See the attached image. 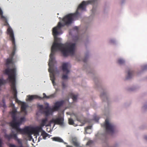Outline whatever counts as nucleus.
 Masks as SVG:
<instances>
[{"label": "nucleus", "mask_w": 147, "mask_h": 147, "mask_svg": "<svg viewBox=\"0 0 147 147\" xmlns=\"http://www.w3.org/2000/svg\"><path fill=\"white\" fill-rule=\"evenodd\" d=\"M73 20H62V23L61 22L58 23L57 26L53 28L52 30L54 38V42L51 48V52L50 55V59L48 65L49 68V71L50 73V79L54 85L55 80V74L56 72H59V71L56 68L55 70L53 67V62L54 60V55L55 52L57 50L61 52L64 57H67L69 55H73L75 53L76 44L75 43L68 45L58 43V38L57 36L62 33L61 28L65 25H68L71 24Z\"/></svg>", "instance_id": "nucleus-1"}, {"label": "nucleus", "mask_w": 147, "mask_h": 147, "mask_svg": "<svg viewBox=\"0 0 147 147\" xmlns=\"http://www.w3.org/2000/svg\"><path fill=\"white\" fill-rule=\"evenodd\" d=\"M16 68L12 69L9 68L6 69L4 71L5 74L8 76V80L11 83V88L13 91V98L16 99V101L18 103H22V102L18 100L17 97V91L15 85L16 77Z\"/></svg>", "instance_id": "nucleus-2"}, {"label": "nucleus", "mask_w": 147, "mask_h": 147, "mask_svg": "<svg viewBox=\"0 0 147 147\" xmlns=\"http://www.w3.org/2000/svg\"><path fill=\"white\" fill-rule=\"evenodd\" d=\"M47 121V118L46 117L41 120L40 126L36 127H28L29 131L30 132H28L27 135L29 136H31V135L33 134H34L36 135H38L39 132L42 130V127L44 126H48L50 125V124H46Z\"/></svg>", "instance_id": "nucleus-3"}, {"label": "nucleus", "mask_w": 147, "mask_h": 147, "mask_svg": "<svg viewBox=\"0 0 147 147\" xmlns=\"http://www.w3.org/2000/svg\"><path fill=\"white\" fill-rule=\"evenodd\" d=\"M13 119L12 121L10 123V125L13 129L16 130L17 133L22 134H27L28 132H29L28 127H26L23 129H21L18 127V125L19 123L16 122V115H11Z\"/></svg>", "instance_id": "nucleus-4"}, {"label": "nucleus", "mask_w": 147, "mask_h": 147, "mask_svg": "<svg viewBox=\"0 0 147 147\" xmlns=\"http://www.w3.org/2000/svg\"><path fill=\"white\" fill-rule=\"evenodd\" d=\"M7 32L8 34L9 35L11 38V40L12 42V44L13 46V49L12 52L11 53V55L12 56H13L15 55V51L16 50L14 34L12 30L10 27H9L7 29Z\"/></svg>", "instance_id": "nucleus-5"}, {"label": "nucleus", "mask_w": 147, "mask_h": 147, "mask_svg": "<svg viewBox=\"0 0 147 147\" xmlns=\"http://www.w3.org/2000/svg\"><path fill=\"white\" fill-rule=\"evenodd\" d=\"M45 107L44 108L42 105H38L37 106V107L40 111H43L45 116H47L49 115L51 113V109L49 107V104L48 103H45Z\"/></svg>", "instance_id": "nucleus-6"}, {"label": "nucleus", "mask_w": 147, "mask_h": 147, "mask_svg": "<svg viewBox=\"0 0 147 147\" xmlns=\"http://www.w3.org/2000/svg\"><path fill=\"white\" fill-rule=\"evenodd\" d=\"M103 127H105L107 132L111 133L113 132L115 126L113 124L109 123L108 119L105 120Z\"/></svg>", "instance_id": "nucleus-7"}, {"label": "nucleus", "mask_w": 147, "mask_h": 147, "mask_svg": "<svg viewBox=\"0 0 147 147\" xmlns=\"http://www.w3.org/2000/svg\"><path fill=\"white\" fill-rule=\"evenodd\" d=\"M69 64L68 63H64L62 65V70L64 73H65L66 75L63 74L62 77V78L63 80L67 79L68 78L67 75L69 72V70L68 69Z\"/></svg>", "instance_id": "nucleus-8"}, {"label": "nucleus", "mask_w": 147, "mask_h": 147, "mask_svg": "<svg viewBox=\"0 0 147 147\" xmlns=\"http://www.w3.org/2000/svg\"><path fill=\"white\" fill-rule=\"evenodd\" d=\"M64 119L63 117H61L55 119H53L51 121V122L54 123L55 124L62 125L63 124Z\"/></svg>", "instance_id": "nucleus-9"}, {"label": "nucleus", "mask_w": 147, "mask_h": 147, "mask_svg": "<svg viewBox=\"0 0 147 147\" xmlns=\"http://www.w3.org/2000/svg\"><path fill=\"white\" fill-rule=\"evenodd\" d=\"M64 102L63 100L56 102L55 103L54 106L51 109L52 110L55 111H58L60 107L63 105Z\"/></svg>", "instance_id": "nucleus-10"}, {"label": "nucleus", "mask_w": 147, "mask_h": 147, "mask_svg": "<svg viewBox=\"0 0 147 147\" xmlns=\"http://www.w3.org/2000/svg\"><path fill=\"white\" fill-rule=\"evenodd\" d=\"M27 97H28V99L29 101H31L34 99H40L42 98L41 97L37 95H29L27 96Z\"/></svg>", "instance_id": "nucleus-11"}, {"label": "nucleus", "mask_w": 147, "mask_h": 147, "mask_svg": "<svg viewBox=\"0 0 147 147\" xmlns=\"http://www.w3.org/2000/svg\"><path fill=\"white\" fill-rule=\"evenodd\" d=\"M19 104H21V110L22 112H23L24 113H26V108L27 106L26 103L24 102H22V103H19Z\"/></svg>", "instance_id": "nucleus-12"}, {"label": "nucleus", "mask_w": 147, "mask_h": 147, "mask_svg": "<svg viewBox=\"0 0 147 147\" xmlns=\"http://www.w3.org/2000/svg\"><path fill=\"white\" fill-rule=\"evenodd\" d=\"M134 72L133 71L129 70L128 72L127 76L126 77V79H129L132 78L134 74Z\"/></svg>", "instance_id": "nucleus-13"}, {"label": "nucleus", "mask_w": 147, "mask_h": 147, "mask_svg": "<svg viewBox=\"0 0 147 147\" xmlns=\"http://www.w3.org/2000/svg\"><path fill=\"white\" fill-rule=\"evenodd\" d=\"M52 139L53 141H54L59 142H63V140L59 137H54Z\"/></svg>", "instance_id": "nucleus-14"}, {"label": "nucleus", "mask_w": 147, "mask_h": 147, "mask_svg": "<svg viewBox=\"0 0 147 147\" xmlns=\"http://www.w3.org/2000/svg\"><path fill=\"white\" fill-rule=\"evenodd\" d=\"M41 135L43 137L44 139H45L49 135L46 133L45 131H42L41 134Z\"/></svg>", "instance_id": "nucleus-15"}, {"label": "nucleus", "mask_w": 147, "mask_h": 147, "mask_svg": "<svg viewBox=\"0 0 147 147\" xmlns=\"http://www.w3.org/2000/svg\"><path fill=\"white\" fill-rule=\"evenodd\" d=\"M25 120V118L24 117L21 118L19 121L17 122L19 123L18 125V127H19L20 125L22 123V122L24 121Z\"/></svg>", "instance_id": "nucleus-16"}, {"label": "nucleus", "mask_w": 147, "mask_h": 147, "mask_svg": "<svg viewBox=\"0 0 147 147\" xmlns=\"http://www.w3.org/2000/svg\"><path fill=\"white\" fill-rule=\"evenodd\" d=\"M72 143L73 145L75 146L78 147L79 146V143L75 140L73 139L72 140Z\"/></svg>", "instance_id": "nucleus-17"}, {"label": "nucleus", "mask_w": 147, "mask_h": 147, "mask_svg": "<svg viewBox=\"0 0 147 147\" xmlns=\"http://www.w3.org/2000/svg\"><path fill=\"white\" fill-rule=\"evenodd\" d=\"M71 96L73 101H76V100H77V98L78 97L77 95H75L73 94H71Z\"/></svg>", "instance_id": "nucleus-18"}, {"label": "nucleus", "mask_w": 147, "mask_h": 147, "mask_svg": "<svg viewBox=\"0 0 147 147\" xmlns=\"http://www.w3.org/2000/svg\"><path fill=\"white\" fill-rule=\"evenodd\" d=\"M6 83V81L3 79H0V87Z\"/></svg>", "instance_id": "nucleus-19"}, {"label": "nucleus", "mask_w": 147, "mask_h": 147, "mask_svg": "<svg viewBox=\"0 0 147 147\" xmlns=\"http://www.w3.org/2000/svg\"><path fill=\"white\" fill-rule=\"evenodd\" d=\"M118 63L120 64H122L124 63L125 61L123 59H120L118 60Z\"/></svg>", "instance_id": "nucleus-20"}, {"label": "nucleus", "mask_w": 147, "mask_h": 147, "mask_svg": "<svg viewBox=\"0 0 147 147\" xmlns=\"http://www.w3.org/2000/svg\"><path fill=\"white\" fill-rule=\"evenodd\" d=\"M69 123V125H73L74 123L73 120L71 118L69 119H68Z\"/></svg>", "instance_id": "nucleus-21"}, {"label": "nucleus", "mask_w": 147, "mask_h": 147, "mask_svg": "<svg viewBox=\"0 0 147 147\" xmlns=\"http://www.w3.org/2000/svg\"><path fill=\"white\" fill-rule=\"evenodd\" d=\"M43 97H41L42 98L41 99H39L40 100H42L43 98H50V96H47L45 93L43 94Z\"/></svg>", "instance_id": "nucleus-22"}, {"label": "nucleus", "mask_w": 147, "mask_h": 147, "mask_svg": "<svg viewBox=\"0 0 147 147\" xmlns=\"http://www.w3.org/2000/svg\"><path fill=\"white\" fill-rule=\"evenodd\" d=\"M12 61V59H8L6 61V64L7 65L11 63Z\"/></svg>", "instance_id": "nucleus-23"}, {"label": "nucleus", "mask_w": 147, "mask_h": 147, "mask_svg": "<svg viewBox=\"0 0 147 147\" xmlns=\"http://www.w3.org/2000/svg\"><path fill=\"white\" fill-rule=\"evenodd\" d=\"M100 97L102 98L103 97L104 98H106L107 100V98L106 97V94L105 93H102L100 95Z\"/></svg>", "instance_id": "nucleus-24"}, {"label": "nucleus", "mask_w": 147, "mask_h": 147, "mask_svg": "<svg viewBox=\"0 0 147 147\" xmlns=\"http://www.w3.org/2000/svg\"><path fill=\"white\" fill-rule=\"evenodd\" d=\"M19 146L18 147L14 144L10 143L8 145L9 147H19L20 145L19 144Z\"/></svg>", "instance_id": "nucleus-25"}, {"label": "nucleus", "mask_w": 147, "mask_h": 147, "mask_svg": "<svg viewBox=\"0 0 147 147\" xmlns=\"http://www.w3.org/2000/svg\"><path fill=\"white\" fill-rule=\"evenodd\" d=\"M16 110L13 109L11 112V115H16Z\"/></svg>", "instance_id": "nucleus-26"}, {"label": "nucleus", "mask_w": 147, "mask_h": 147, "mask_svg": "<svg viewBox=\"0 0 147 147\" xmlns=\"http://www.w3.org/2000/svg\"><path fill=\"white\" fill-rule=\"evenodd\" d=\"M92 128V126H87L85 128V130H86L87 129H91Z\"/></svg>", "instance_id": "nucleus-27"}, {"label": "nucleus", "mask_w": 147, "mask_h": 147, "mask_svg": "<svg viewBox=\"0 0 147 147\" xmlns=\"http://www.w3.org/2000/svg\"><path fill=\"white\" fill-rule=\"evenodd\" d=\"M62 86L63 88H65L66 87L65 84L63 82L62 83Z\"/></svg>", "instance_id": "nucleus-28"}, {"label": "nucleus", "mask_w": 147, "mask_h": 147, "mask_svg": "<svg viewBox=\"0 0 147 147\" xmlns=\"http://www.w3.org/2000/svg\"><path fill=\"white\" fill-rule=\"evenodd\" d=\"M76 119L77 121L80 122H81V119L77 117H76Z\"/></svg>", "instance_id": "nucleus-29"}, {"label": "nucleus", "mask_w": 147, "mask_h": 147, "mask_svg": "<svg viewBox=\"0 0 147 147\" xmlns=\"http://www.w3.org/2000/svg\"><path fill=\"white\" fill-rule=\"evenodd\" d=\"M2 140L0 138V147H2Z\"/></svg>", "instance_id": "nucleus-30"}, {"label": "nucleus", "mask_w": 147, "mask_h": 147, "mask_svg": "<svg viewBox=\"0 0 147 147\" xmlns=\"http://www.w3.org/2000/svg\"><path fill=\"white\" fill-rule=\"evenodd\" d=\"M42 140V138H41L40 137L39 138H38V142H39L40 140Z\"/></svg>", "instance_id": "nucleus-31"}, {"label": "nucleus", "mask_w": 147, "mask_h": 147, "mask_svg": "<svg viewBox=\"0 0 147 147\" xmlns=\"http://www.w3.org/2000/svg\"><path fill=\"white\" fill-rule=\"evenodd\" d=\"M74 29L76 30H78V28L77 26H76L74 27Z\"/></svg>", "instance_id": "nucleus-32"}, {"label": "nucleus", "mask_w": 147, "mask_h": 147, "mask_svg": "<svg viewBox=\"0 0 147 147\" xmlns=\"http://www.w3.org/2000/svg\"><path fill=\"white\" fill-rule=\"evenodd\" d=\"M144 69H147V65H145L144 66Z\"/></svg>", "instance_id": "nucleus-33"}, {"label": "nucleus", "mask_w": 147, "mask_h": 147, "mask_svg": "<svg viewBox=\"0 0 147 147\" xmlns=\"http://www.w3.org/2000/svg\"><path fill=\"white\" fill-rule=\"evenodd\" d=\"M66 147H73L72 146H70L69 145H66Z\"/></svg>", "instance_id": "nucleus-34"}, {"label": "nucleus", "mask_w": 147, "mask_h": 147, "mask_svg": "<svg viewBox=\"0 0 147 147\" xmlns=\"http://www.w3.org/2000/svg\"><path fill=\"white\" fill-rule=\"evenodd\" d=\"M110 42L111 43L114 42V41L113 40H111L110 41Z\"/></svg>", "instance_id": "nucleus-35"}, {"label": "nucleus", "mask_w": 147, "mask_h": 147, "mask_svg": "<svg viewBox=\"0 0 147 147\" xmlns=\"http://www.w3.org/2000/svg\"><path fill=\"white\" fill-rule=\"evenodd\" d=\"M144 138L145 140H147V136H145L144 137Z\"/></svg>", "instance_id": "nucleus-36"}, {"label": "nucleus", "mask_w": 147, "mask_h": 147, "mask_svg": "<svg viewBox=\"0 0 147 147\" xmlns=\"http://www.w3.org/2000/svg\"><path fill=\"white\" fill-rule=\"evenodd\" d=\"M63 143L65 144H67V143H66V142H64L63 141Z\"/></svg>", "instance_id": "nucleus-37"}, {"label": "nucleus", "mask_w": 147, "mask_h": 147, "mask_svg": "<svg viewBox=\"0 0 147 147\" xmlns=\"http://www.w3.org/2000/svg\"><path fill=\"white\" fill-rule=\"evenodd\" d=\"M84 62H86V61L85 60H84Z\"/></svg>", "instance_id": "nucleus-38"}]
</instances>
